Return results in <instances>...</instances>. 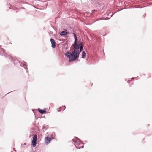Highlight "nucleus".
Returning <instances> with one entry per match:
<instances>
[{
    "label": "nucleus",
    "instance_id": "obj_1",
    "mask_svg": "<svg viewBox=\"0 0 152 152\" xmlns=\"http://www.w3.org/2000/svg\"><path fill=\"white\" fill-rule=\"evenodd\" d=\"M73 34L75 39L74 43L73 44L74 46L73 50L72 52L67 51L64 54L65 56L69 59V62H72L77 60L79 54L83 48L82 42H80L78 44L77 38L75 33H73Z\"/></svg>",
    "mask_w": 152,
    "mask_h": 152
},
{
    "label": "nucleus",
    "instance_id": "obj_2",
    "mask_svg": "<svg viewBox=\"0 0 152 152\" xmlns=\"http://www.w3.org/2000/svg\"><path fill=\"white\" fill-rule=\"evenodd\" d=\"M0 55L5 57L6 58H8L11 62L13 63L15 65H16L18 64H20V61L18 60L13 58L10 55L5 52V50L1 48V46L0 45Z\"/></svg>",
    "mask_w": 152,
    "mask_h": 152
},
{
    "label": "nucleus",
    "instance_id": "obj_3",
    "mask_svg": "<svg viewBox=\"0 0 152 152\" xmlns=\"http://www.w3.org/2000/svg\"><path fill=\"white\" fill-rule=\"evenodd\" d=\"M76 140L73 139L72 140L74 142V145L77 149L82 148L84 147V143L77 137H76Z\"/></svg>",
    "mask_w": 152,
    "mask_h": 152
},
{
    "label": "nucleus",
    "instance_id": "obj_4",
    "mask_svg": "<svg viewBox=\"0 0 152 152\" xmlns=\"http://www.w3.org/2000/svg\"><path fill=\"white\" fill-rule=\"evenodd\" d=\"M37 135L35 134L33 135V137L32 138V146L34 147H35L36 146L37 141Z\"/></svg>",
    "mask_w": 152,
    "mask_h": 152
},
{
    "label": "nucleus",
    "instance_id": "obj_5",
    "mask_svg": "<svg viewBox=\"0 0 152 152\" xmlns=\"http://www.w3.org/2000/svg\"><path fill=\"white\" fill-rule=\"evenodd\" d=\"M26 63L25 62H20V63L19 64L21 67H23L24 69L26 70V72H28V70L27 68V66L26 64Z\"/></svg>",
    "mask_w": 152,
    "mask_h": 152
},
{
    "label": "nucleus",
    "instance_id": "obj_6",
    "mask_svg": "<svg viewBox=\"0 0 152 152\" xmlns=\"http://www.w3.org/2000/svg\"><path fill=\"white\" fill-rule=\"evenodd\" d=\"M45 142L46 145H48L51 141L52 139L49 137L47 136L45 138Z\"/></svg>",
    "mask_w": 152,
    "mask_h": 152
},
{
    "label": "nucleus",
    "instance_id": "obj_7",
    "mask_svg": "<svg viewBox=\"0 0 152 152\" xmlns=\"http://www.w3.org/2000/svg\"><path fill=\"white\" fill-rule=\"evenodd\" d=\"M50 41L51 42L52 47L53 48H55L56 47V42L54 39L53 38H51Z\"/></svg>",
    "mask_w": 152,
    "mask_h": 152
},
{
    "label": "nucleus",
    "instance_id": "obj_8",
    "mask_svg": "<svg viewBox=\"0 0 152 152\" xmlns=\"http://www.w3.org/2000/svg\"><path fill=\"white\" fill-rule=\"evenodd\" d=\"M38 110L41 114L45 113L46 112V109H45L44 110H42L39 108L38 109Z\"/></svg>",
    "mask_w": 152,
    "mask_h": 152
},
{
    "label": "nucleus",
    "instance_id": "obj_9",
    "mask_svg": "<svg viewBox=\"0 0 152 152\" xmlns=\"http://www.w3.org/2000/svg\"><path fill=\"white\" fill-rule=\"evenodd\" d=\"M86 53L85 51H83L82 54V58H85L86 57Z\"/></svg>",
    "mask_w": 152,
    "mask_h": 152
},
{
    "label": "nucleus",
    "instance_id": "obj_10",
    "mask_svg": "<svg viewBox=\"0 0 152 152\" xmlns=\"http://www.w3.org/2000/svg\"><path fill=\"white\" fill-rule=\"evenodd\" d=\"M60 35L61 36H66V31H62L60 33Z\"/></svg>",
    "mask_w": 152,
    "mask_h": 152
},
{
    "label": "nucleus",
    "instance_id": "obj_11",
    "mask_svg": "<svg viewBox=\"0 0 152 152\" xmlns=\"http://www.w3.org/2000/svg\"><path fill=\"white\" fill-rule=\"evenodd\" d=\"M113 14L112 13L111 15H110V17H106L103 18V19L104 20H108L110 19L111 17L112 16Z\"/></svg>",
    "mask_w": 152,
    "mask_h": 152
},
{
    "label": "nucleus",
    "instance_id": "obj_12",
    "mask_svg": "<svg viewBox=\"0 0 152 152\" xmlns=\"http://www.w3.org/2000/svg\"><path fill=\"white\" fill-rule=\"evenodd\" d=\"M135 78H136V77L135 78L132 77L131 78V80H128L127 81L128 83H130V82L131 81V80H132L135 79Z\"/></svg>",
    "mask_w": 152,
    "mask_h": 152
},
{
    "label": "nucleus",
    "instance_id": "obj_13",
    "mask_svg": "<svg viewBox=\"0 0 152 152\" xmlns=\"http://www.w3.org/2000/svg\"><path fill=\"white\" fill-rule=\"evenodd\" d=\"M47 129V127L46 126H43V129L44 130H46Z\"/></svg>",
    "mask_w": 152,
    "mask_h": 152
},
{
    "label": "nucleus",
    "instance_id": "obj_14",
    "mask_svg": "<svg viewBox=\"0 0 152 152\" xmlns=\"http://www.w3.org/2000/svg\"><path fill=\"white\" fill-rule=\"evenodd\" d=\"M110 14H109L108 13H106L104 15V16L106 17V16H107L109 15H110Z\"/></svg>",
    "mask_w": 152,
    "mask_h": 152
},
{
    "label": "nucleus",
    "instance_id": "obj_15",
    "mask_svg": "<svg viewBox=\"0 0 152 152\" xmlns=\"http://www.w3.org/2000/svg\"><path fill=\"white\" fill-rule=\"evenodd\" d=\"M70 34V33L68 32H66V36L68 35L69 34Z\"/></svg>",
    "mask_w": 152,
    "mask_h": 152
},
{
    "label": "nucleus",
    "instance_id": "obj_16",
    "mask_svg": "<svg viewBox=\"0 0 152 152\" xmlns=\"http://www.w3.org/2000/svg\"><path fill=\"white\" fill-rule=\"evenodd\" d=\"M62 107L64 108L63 110H64L66 108L65 106H63Z\"/></svg>",
    "mask_w": 152,
    "mask_h": 152
},
{
    "label": "nucleus",
    "instance_id": "obj_17",
    "mask_svg": "<svg viewBox=\"0 0 152 152\" xmlns=\"http://www.w3.org/2000/svg\"><path fill=\"white\" fill-rule=\"evenodd\" d=\"M20 9L23 10L25 9V8L23 7H21L20 8Z\"/></svg>",
    "mask_w": 152,
    "mask_h": 152
},
{
    "label": "nucleus",
    "instance_id": "obj_18",
    "mask_svg": "<svg viewBox=\"0 0 152 152\" xmlns=\"http://www.w3.org/2000/svg\"><path fill=\"white\" fill-rule=\"evenodd\" d=\"M61 109H62V108L61 107H60L59 108V109H60V110H57L59 112V111H61Z\"/></svg>",
    "mask_w": 152,
    "mask_h": 152
},
{
    "label": "nucleus",
    "instance_id": "obj_19",
    "mask_svg": "<svg viewBox=\"0 0 152 152\" xmlns=\"http://www.w3.org/2000/svg\"><path fill=\"white\" fill-rule=\"evenodd\" d=\"M146 15V13H145L144 15H143V16H144V17H145V16Z\"/></svg>",
    "mask_w": 152,
    "mask_h": 152
},
{
    "label": "nucleus",
    "instance_id": "obj_20",
    "mask_svg": "<svg viewBox=\"0 0 152 152\" xmlns=\"http://www.w3.org/2000/svg\"><path fill=\"white\" fill-rule=\"evenodd\" d=\"M102 17H101L99 18V20H102Z\"/></svg>",
    "mask_w": 152,
    "mask_h": 152
},
{
    "label": "nucleus",
    "instance_id": "obj_21",
    "mask_svg": "<svg viewBox=\"0 0 152 152\" xmlns=\"http://www.w3.org/2000/svg\"><path fill=\"white\" fill-rule=\"evenodd\" d=\"M152 5V3H151V4H150L149 5H147V6H149L150 5Z\"/></svg>",
    "mask_w": 152,
    "mask_h": 152
},
{
    "label": "nucleus",
    "instance_id": "obj_22",
    "mask_svg": "<svg viewBox=\"0 0 152 152\" xmlns=\"http://www.w3.org/2000/svg\"><path fill=\"white\" fill-rule=\"evenodd\" d=\"M148 1H152V0H148Z\"/></svg>",
    "mask_w": 152,
    "mask_h": 152
},
{
    "label": "nucleus",
    "instance_id": "obj_23",
    "mask_svg": "<svg viewBox=\"0 0 152 152\" xmlns=\"http://www.w3.org/2000/svg\"><path fill=\"white\" fill-rule=\"evenodd\" d=\"M52 139H54V138H53V137H52Z\"/></svg>",
    "mask_w": 152,
    "mask_h": 152
},
{
    "label": "nucleus",
    "instance_id": "obj_24",
    "mask_svg": "<svg viewBox=\"0 0 152 152\" xmlns=\"http://www.w3.org/2000/svg\"><path fill=\"white\" fill-rule=\"evenodd\" d=\"M26 144L25 143H24V145H26Z\"/></svg>",
    "mask_w": 152,
    "mask_h": 152
}]
</instances>
